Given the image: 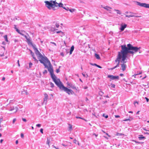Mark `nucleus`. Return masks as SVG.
Wrapping results in <instances>:
<instances>
[{
	"label": "nucleus",
	"instance_id": "obj_23",
	"mask_svg": "<svg viewBox=\"0 0 149 149\" xmlns=\"http://www.w3.org/2000/svg\"><path fill=\"white\" fill-rule=\"evenodd\" d=\"M125 17H139L138 16H135V15H125Z\"/></svg>",
	"mask_w": 149,
	"mask_h": 149
},
{
	"label": "nucleus",
	"instance_id": "obj_58",
	"mask_svg": "<svg viewBox=\"0 0 149 149\" xmlns=\"http://www.w3.org/2000/svg\"><path fill=\"white\" fill-rule=\"evenodd\" d=\"M51 43L52 44H54L55 45V46H56V44L54 42H51Z\"/></svg>",
	"mask_w": 149,
	"mask_h": 149
},
{
	"label": "nucleus",
	"instance_id": "obj_36",
	"mask_svg": "<svg viewBox=\"0 0 149 149\" xmlns=\"http://www.w3.org/2000/svg\"><path fill=\"white\" fill-rule=\"evenodd\" d=\"M116 135L118 136H122L124 135V134L122 133H117L116 134Z\"/></svg>",
	"mask_w": 149,
	"mask_h": 149
},
{
	"label": "nucleus",
	"instance_id": "obj_11",
	"mask_svg": "<svg viewBox=\"0 0 149 149\" xmlns=\"http://www.w3.org/2000/svg\"><path fill=\"white\" fill-rule=\"evenodd\" d=\"M127 26V25L126 24H124L123 25L122 24L121 25V27L120 28V30L121 31H123L124 29Z\"/></svg>",
	"mask_w": 149,
	"mask_h": 149
},
{
	"label": "nucleus",
	"instance_id": "obj_35",
	"mask_svg": "<svg viewBox=\"0 0 149 149\" xmlns=\"http://www.w3.org/2000/svg\"><path fill=\"white\" fill-rule=\"evenodd\" d=\"M90 64L93 66H95L97 67V65L96 63H90Z\"/></svg>",
	"mask_w": 149,
	"mask_h": 149
},
{
	"label": "nucleus",
	"instance_id": "obj_16",
	"mask_svg": "<svg viewBox=\"0 0 149 149\" xmlns=\"http://www.w3.org/2000/svg\"><path fill=\"white\" fill-rule=\"evenodd\" d=\"M125 63H123L121 64L122 70L123 71H124L125 70L127 67Z\"/></svg>",
	"mask_w": 149,
	"mask_h": 149
},
{
	"label": "nucleus",
	"instance_id": "obj_39",
	"mask_svg": "<svg viewBox=\"0 0 149 149\" xmlns=\"http://www.w3.org/2000/svg\"><path fill=\"white\" fill-rule=\"evenodd\" d=\"M32 65H33V64H32V63H31V62L29 63V68H31L32 67Z\"/></svg>",
	"mask_w": 149,
	"mask_h": 149
},
{
	"label": "nucleus",
	"instance_id": "obj_63",
	"mask_svg": "<svg viewBox=\"0 0 149 149\" xmlns=\"http://www.w3.org/2000/svg\"><path fill=\"white\" fill-rule=\"evenodd\" d=\"M18 143V141L17 140H16L15 141V143L16 144H17Z\"/></svg>",
	"mask_w": 149,
	"mask_h": 149
},
{
	"label": "nucleus",
	"instance_id": "obj_20",
	"mask_svg": "<svg viewBox=\"0 0 149 149\" xmlns=\"http://www.w3.org/2000/svg\"><path fill=\"white\" fill-rule=\"evenodd\" d=\"M51 31L53 32V33H55V31L58 30V29H55L54 27H52L51 28Z\"/></svg>",
	"mask_w": 149,
	"mask_h": 149
},
{
	"label": "nucleus",
	"instance_id": "obj_55",
	"mask_svg": "<svg viewBox=\"0 0 149 149\" xmlns=\"http://www.w3.org/2000/svg\"><path fill=\"white\" fill-rule=\"evenodd\" d=\"M17 63H18V66L19 67L20 66V64L19 63V60H18L17 61Z\"/></svg>",
	"mask_w": 149,
	"mask_h": 149
},
{
	"label": "nucleus",
	"instance_id": "obj_53",
	"mask_svg": "<svg viewBox=\"0 0 149 149\" xmlns=\"http://www.w3.org/2000/svg\"><path fill=\"white\" fill-rule=\"evenodd\" d=\"M78 0L79 1V2L81 3H84V2L83 1H82L81 0Z\"/></svg>",
	"mask_w": 149,
	"mask_h": 149
},
{
	"label": "nucleus",
	"instance_id": "obj_38",
	"mask_svg": "<svg viewBox=\"0 0 149 149\" xmlns=\"http://www.w3.org/2000/svg\"><path fill=\"white\" fill-rule=\"evenodd\" d=\"M47 70H45L43 72V74H45L47 73Z\"/></svg>",
	"mask_w": 149,
	"mask_h": 149
},
{
	"label": "nucleus",
	"instance_id": "obj_62",
	"mask_svg": "<svg viewBox=\"0 0 149 149\" xmlns=\"http://www.w3.org/2000/svg\"><path fill=\"white\" fill-rule=\"evenodd\" d=\"M3 140V139H1L0 140V142L1 143H2Z\"/></svg>",
	"mask_w": 149,
	"mask_h": 149
},
{
	"label": "nucleus",
	"instance_id": "obj_59",
	"mask_svg": "<svg viewBox=\"0 0 149 149\" xmlns=\"http://www.w3.org/2000/svg\"><path fill=\"white\" fill-rule=\"evenodd\" d=\"M76 141H77V140L75 139H74V140L73 142L74 143H76Z\"/></svg>",
	"mask_w": 149,
	"mask_h": 149
},
{
	"label": "nucleus",
	"instance_id": "obj_43",
	"mask_svg": "<svg viewBox=\"0 0 149 149\" xmlns=\"http://www.w3.org/2000/svg\"><path fill=\"white\" fill-rule=\"evenodd\" d=\"M55 26L56 27V28H58L59 27V25L57 23H56L55 24Z\"/></svg>",
	"mask_w": 149,
	"mask_h": 149
},
{
	"label": "nucleus",
	"instance_id": "obj_60",
	"mask_svg": "<svg viewBox=\"0 0 149 149\" xmlns=\"http://www.w3.org/2000/svg\"><path fill=\"white\" fill-rule=\"evenodd\" d=\"M5 79V77H3L2 79V81H4Z\"/></svg>",
	"mask_w": 149,
	"mask_h": 149
},
{
	"label": "nucleus",
	"instance_id": "obj_32",
	"mask_svg": "<svg viewBox=\"0 0 149 149\" xmlns=\"http://www.w3.org/2000/svg\"><path fill=\"white\" fill-rule=\"evenodd\" d=\"M69 10L71 13L74 11L75 10V9H69Z\"/></svg>",
	"mask_w": 149,
	"mask_h": 149
},
{
	"label": "nucleus",
	"instance_id": "obj_12",
	"mask_svg": "<svg viewBox=\"0 0 149 149\" xmlns=\"http://www.w3.org/2000/svg\"><path fill=\"white\" fill-rule=\"evenodd\" d=\"M45 97L44 99V101L43 102V104L45 103L46 104L47 102V100L48 99V95L47 94L45 93L44 94Z\"/></svg>",
	"mask_w": 149,
	"mask_h": 149
},
{
	"label": "nucleus",
	"instance_id": "obj_1",
	"mask_svg": "<svg viewBox=\"0 0 149 149\" xmlns=\"http://www.w3.org/2000/svg\"><path fill=\"white\" fill-rule=\"evenodd\" d=\"M121 47L122 51L127 57L128 54H131L133 55L134 53L137 52L141 48L140 47H137L133 46L130 43L127 44V47L125 45H122Z\"/></svg>",
	"mask_w": 149,
	"mask_h": 149
},
{
	"label": "nucleus",
	"instance_id": "obj_52",
	"mask_svg": "<svg viewBox=\"0 0 149 149\" xmlns=\"http://www.w3.org/2000/svg\"><path fill=\"white\" fill-rule=\"evenodd\" d=\"M115 117L116 118H118L120 117V116L119 115H115Z\"/></svg>",
	"mask_w": 149,
	"mask_h": 149
},
{
	"label": "nucleus",
	"instance_id": "obj_17",
	"mask_svg": "<svg viewBox=\"0 0 149 149\" xmlns=\"http://www.w3.org/2000/svg\"><path fill=\"white\" fill-rule=\"evenodd\" d=\"M29 51H30L31 54L32 56L33 59H34L35 61L37 60L35 56L34 53H33L31 50H29Z\"/></svg>",
	"mask_w": 149,
	"mask_h": 149
},
{
	"label": "nucleus",
	"instance_id": "obj_26",
	"mask_svg": "<svg viewBox=\"0 0 149 149\" xmlns=\"http://www.w3.org/2000/svg\"><path fill=\"white\" fill-rule=\"evenodd\" d=\"M104 93L101 91H100L99 92V95L101 96H102L104 94Z\"/></svg>",
	"mask_w": 149,
	"mask_h": 149
},
{
	"label": "nucleus",
	"instance_id": "obj_31",
	"mask_svg": "<svg viewBox=\"0 0 149 149\" xmlns=\"http://www.w3.org/2000/svg\"><path fill=\"white\" fill-rule=\"evenodd\" d=\"M15 19L18 20H20L21 19H17V17H16V16L13 19H12V20H15Z\"/></svg>",
	"mask_w": 149,
	"mask_h": 149
},
{
	"label": "nucleus",
	"instance_id": "obj_37",
	"mask_svg": "<svg viewBox=\"0 0 149 149\" xmlns=\"http://www.w3.org/2000/svg\"><path fill=\"white\" fill-rule=\"evenodd\" d=\"M70 126L69 127V128L70 130H72V125H71L70 124H69Z\"/></svg>",
	"mask_w": 149,
	"mask_h": 149
},
{
	"label": "nucleus",
	"instance_id": "obj_46",
	"mask_svg": "<svg viewBox=\"0 0 149 149\" xmlns=\"http://www.w3.org/2000/svg\"><path fill=\"white\" fill-rule=\"evenodd\" d=\"M76 118L77 119H83V118L81 117H79V116H76Z\"/></svg>",
	"mask_w": 149,
	"mask_h": 149
},
{
	"label": "nucleus",
	"instance_id": "obj_4",
	"mask_svg": "<svg viewBox=\"0 0 149 149\" xmlns=\"http://www.w3.org/2000/svg\"><path fill=\"white\" fill-rule=\"evenodd\" d=\"M127 58V56L125 54L122 49L120 52H118L117 58L115 60L116 62H120V60L122 59L120 62L121 63H126V61H125Z\"/></svg>",
	"mask_w": 149,
	"mask_h": 149
},
{
	"label": "nucleus",
	"instance_id": "obj_33",
	"mask_svg": "<svg viewBox=\"0 0 149 149\" xmlns=\"http://www.w3.org/2000/svg\"><path fill=\"white\" fill-rule=\"evenodd\" d=\"M63 4L61 3H58V6L59 7H63Z\"/></svg>",
	"mask_w": 149,
	"mask_h": 149
},
{
	"label": "nucleus",
	"instance_id": "obj_47",
	"mask_svg": "<svg viewBox=\"0 0 149 149\" xmlns=\"http://www.w3.org/2000/svg\"><path fill=\"white\" fill-rule=\"evenodd\" d=\"M40 132L42 134L43 133V129H42V128H41L40 129Z\"/></svg>",
	"mask_w": 149,
	"mask_h": 149
},
{
	"label": "nucleus",
	"instance_id": "obj_29",
	"mask_svg": "<svg viewBox=\"0 0 149 149\" xmlns=\"http://www.w3.org/2000/svg\"><path fill=\"white\" fill-rule=\"evenodd\" d=\"M114 11H116L117 13L118 14H120L121 13H120V11L119 10H116V9H114Z\"/></svg>",
	"mask_w": 149,
	"mask_h": 149
},
{
	"label": "nucleus",
	"instance_id": "obj_49",
	"mask_svg": "<svg viewBox=\"0 0 149 149\" xmlns=\"http://www.w3.org/2000/svg\"><path fill=\"white\" fill-rule=\"evenodd\" d=\"M22 120L24 122H26V120L25 118H22Z\"/></svg>",
	"mask_w": 149,
	"mask_h": 149
},
{
	"label": "nucleus",
	"instance_id": "obj_2",
	"mask_svg": "<svg viewBox=\"0 0 149 149\" xmlns=\"http://www.w3.org/2000/svg\"><path fill=\"white\" fill-rule=\"evenodd\" d=\"M39 61L41 63L43 64V65L45 66V68H47L48 71L49 72L51 76V77L56 84L59 82V81H60V80L59 79H56V77L54 74L53 68L51 66V64H50L49 63H47L49 64V66L48 67L47 65L46 64V63L45 62L43 61L42 60H39Z\"/></svg>",
	"mask_w": 149,
	"mask_h": 149
},
{
	"label": "nucleus",
	"instance_id": "obj_42",
	"mask_svg": "<svg viewBox=\"0 0 149 149\" xmlns=\"http://www.w3.org/2000/svg\"><path fill=\"white\" fill-rule=\"evenodd\" d=\"M131 120L130 119H125L123 120V121H127Z\"/></svg>",
	"mask_w": 149,
	"mask_h": 149
},
{
	"label": "nucleus",
	"instance_id": "obj_61",
	"mask_svg": "<svg viewBox=\"0 0 149 149\" xmlns=\"http://www.w3.org/2000/svg\"><path fill=\"white\" fill-rule=\"evenodd\" d=\"M82 75H83V76L84 77H86V75L85 74H84L83 73H82Z\"/></svg>",
	"mask_w": 149,
	"mask_h": 149
},
{
	"label": "nucleus",
	"instance_id": "obj_9",
	"mask_svg": "<svg viewBox=\"0 0 149 149\" xmlns=\"http://www.w3.org/2000/svg\"><path fill=\"white\" fill-rule=\"evenodd\" d=\"M26 42L27 43L28 45H31L33 47V46H36L35 45H33V44L32 42V41L29 38L28 39H27V40H26Z\"/></svg>",
	"mask_w": 149,
	"mask_h": 149
},
{
	"label": "nucleus",
	"instance_id": "obj_54",
	"mask_svg": "<svg viewBox=\"0 0 149 149\" xmlns=\"http://www.w3.org/2000/svg\"><path fill=\"white\" fill-rule=\"evenodd\" d=\"M21 136L22 138H23L24 137V134L22 133L21 134Z\"/></svg>",
	"mask_w": 149,
	"mask_h": 149
},
{
	"label": "nucleus",
	"instance_id": "obj_25",
	"mask_svg": "<svg viewBox=\"0 0 149 149\" xmlns=\"http://www.w3.org/2000/svg\"><path fill=\"white\" fill-rule=\"evenodd\" d=\"M4 38L5 39V40L6 42H8V40L7 38V35H5L4 36Z\"/></svg>",
	"mask_w": 149,
	"mask_h": 149
},
{
	"label": "nucleus",
	"instance_id": "obj_57",
	"mask_svg": "<svg viewBox=\"0 0 149 149\" xmlns=\"http://www.w3.org/2000/svg\"><path fill=\"white\" fill-rule=\"evenodd\" d=\"M61 31H56V33H60L61 32Z\"/></svg>",
	"mask_w": 149,
	"mask_h": 149
},
{
	"label": "nucleus",
	"instance_id": "obj_51",
	"mask_svg": "<svg viewBox=\"0 0 149 149\" xmlns=\"http://www.w3.org/2000/svg\"><path fill=\"white\" fill-rule=\"evenodd\" d=\"M56 72L57 73H58L60 72V70L59 69H56Z\"/></svg>",
	"mask_w": 149,
	"mask_h": 149
},
{
	"label": "nucleus",
	"instance_id": "obj_27",
	"mask_svg": "<svg viewBox=\"0 0 149 149\" xmlns=\"http://www.w3.org/2000/svg\"><path fill=\"white\" fill-rule=\"evenodd\" d=\"M16 31L19 34H20L21 35H22V33L18 29H17Z\"/></svg>",
	"mask_w": 149,
	"mask_h": 149
},
{
	"label": "nucleus",
	"instance_id": "obj_40",
	"mask_svg": "<svg viewBox=\"0 0 149 149\" xmlns=\"http://www.w3.org/2000/svg\"><path fill=\"white\" fill-rule=\"evenodd\" d=\"M22 35H22V36H24L25 38L26 39V40H27V39H28L29 38H27V36H26L24 35L23 33H22Z\"/></svg>",
	"mask_w": 149,
	"mask_h": 149
},
{
	"label": "nucleus",
	"instance_id": "obj_22",
	"mask_svg": "<svg viewBox=\"0 0 149 149\" xmlns=\"http://www.w3.org/2000/svg\"><path fill=\"white\" fill-rule=\"evenodd\" d=\"M95 56L97 59H100V58L99 54H95Z\"/></svg>",
	"mask_w": 149,
	"mask_h": 149
},
{
	"label": "nucleus",
	"instance_id": "obj_13",
	"mask_svg": "<svg viewBox=\"0 0 149 149\" xmlns=\"http://www.w3.org/2000/svg\"><path fill=\"white\" fill-rule=\"evenodd\" d=\"M101 7L102 8H103L104 9L107 10V11H109L110 13V11H111V9H112V8L108 6H106L105 7H103L102 5H101Z\"/></svg>",
	"mask_w": 149,
	"mask_h": 149
},
{
	"label": "nucleus",
	"instance_id": "obj_24",
	"mask_svg": "<svg viewBox=\"0 0 149 149\" xmlns=\"http://www.w3.org/2000/svg\"><path fill=\"white\" fill-rule=\"evenodd\" d=\"M14 109H15V108H14V107L12 106V107H10V108L9 109V110L10 111H12L13 110H14Z\"/></svg>",
	"mask_w": 149,
	"mask_h": 149
},
{
	"label": "nucleus",
	"instance_id": "obj_3",
	"mask_svg": "<svg viewBox=\"0 0 149 149\" xmlns=\"http://www.w3.org/2000/svg\"><path fill=\"white\" fill-rule=\"evenodd\" d=\"M56 85L59 88L60 90L64 91L68 95H70V94H73L74 93L72 90L64 86L61 81H59V82Z\"/></svg>",
	"mask_w": 149,
	"mask_h": 149
},
{
	"label": "nucleus",
	"instance_id": "obj_64",
	"mask_svg": "<svg viewBox=\"0 0 149 149\" xmlns=\"http://www.w3.org/2000/svg\"><path fill=\"white\" fill-rule=\"evenodd\" d=\"M123 75H124L123 74H122V73L120 74V76H121V77L123 76Z\"/></svg>",
	"mask_w": 149,
	"mask_h": 149
},
{
	"label": "nucleus",
	"instance_id": "obj_8",
	"mask_svg": "<svg viewBox=\"0 0 149 149\" xmlns=\"http://www.w3.org/2000/svg\"><path fill=\"white\" fill-rule=\"evenodd\" d=\"M107 77L110 79V81L112 80H118L119 79V76H115L113 75H108L107 76Z\"/></svg>",
	"mask_w": 149,
	"mask_h": 149
},
{
	"label": "nucleus",
	"instance_id": "obj_34",
	"mask_svg": "<svg viewBox=\"0 0 149 149\" xmlns=\"http://www.w3.org/2000/svg\"><path fill=\"white\" fill-rule=\"evenodd\" d=\"M110 86L111 88H115V85L112 84H111Z\"/></svg>",
	"mask_w": 149,
	"mask_h": 149
},
{
	"label": "nucleus",
	"instance_id": "obj_15",
	"mask_svg": "<svg viewBox=\"0 0 149 149\" xmlns=\"http://www.w3.org/2000/svg\"><path fill=\"white\" fill-rule=\"evenodd\" d=\"M68 85L70 88H71L72 89L74 90H77L76 88L74 85L71 83H70L68 84Z\"/></svg>",
	"mask_w": 149,
	"mask_h": 149
},
{
	"label": "nucleus",
	"instance_id": "obj_30",
	"mask_svg": "<svg viewBox=\"0 0 149 149\" xmlns=\"http://www.w3.org/2000/svg\"><path fill=\"white\" fill-rule=\"evenodd\" d=\"M50 87L52 88H53L54 87V85L53 83L52 82H50Z\"/></svg>",
	"mask_w": 149,
	"mask_h": 149
},
{
	"label": "nucleus",
	"instance_id": "obj_7",
	"mask_svg": "<svg viewBox=\"0 0 149 149\" xmlns=\"http://www.w3.org/2000/svg\"><path fill=\"white\" fill-rule=\"evenodd\" d=\"M137 5L145 7L146 8H149V4H147L145 3H141L140 2H137Z\"/></svg>",
	"mask_w": 149,
	"mask_h": 149
},
{
	"label": "nucleus",
	"instance_id": "obj_45",
	"mask_svg": "<svg viewBox=\"0 0 149 149\" xmlns=\"http://www.w3.org/2000/svg\"><path fill=\"white\" fill-rule=\"evenodd\" d=\"M49 142H50V141L47 139V142H46V143L47 144H48L49 146Z\"/></svg>",
	"mask_w": 149,
	"mask_h": 149
},
{
	"label": "nucleus",
	"instance_id": "obj_18",
	"mask_svg": "<svg viewBox=\"0 0 149 149\" xmlns=\"http://www.w3.org/2000/svg\"><path fill=\"white\" fill-rule=\"evenodd\" d=\"M74 45H72L70 49V54L71 55L72 54V52L74 51Z\"/></svg>",
	"mask_w": 149,
	"mask_h": 149
},
{
	"label": "nucleus",
	"instance_id": "obj_19",
	"mask_svg": "<svg viewBox=\"0 0 149 149\" xmlns=\"http://www.w3.org/2000/svg\"><path fill=\"white\" fill-rule=\"evenodd\" d=\"M120 62L118 61V63L117 65L116 66H115L113 68H112L110 69V70H112L115 69V68L119 67V66Z\"/></svg>",
	"mask_w": 149,
	"mask_h": 149
},
{
	"label": "nucleus",
	"instance_id": "obj_44",
	"mask_svg": "<svg viewBox=\"0 0 149 149\" xmlns=\"http://www.w3.org/2000/svg\"><path fill=\"white\" fill-rule=\"evenodd\" d=\"M36 126L38 127H41V125L40 124H37L36 125Z\"/></svg>",
	"mask_w": 149,
	"mask_h": 149
},
{
	"label": "nucleus",
	"instance_id": "obj_41",
	"mask_svg": "<svg viewBox=\"0 0 149 149\" xmlns=\"http://www.w3.org/2000/svg\"><path fill=\"white\" fill-rule=\"evenodd\" d=\"M103 116L104 117L106 118H107L108 117V115L105 116L104 114H103Z\"/></svg>",
	"mask_w": 149,
	"mask_h": 149
},
{
	"label": "nucleus",
	"instance_id": "obj_5",
	"mask_svg": "<svg viewBox=\"0 0 149 149\" xmlns=\"http://www.w3.org/2000/svg\"><path fill=\"white\" fill-rule=\"evenodd\" d=\"M46 6L50 10L51 8H53V1H45Z\"/></svg>",
	"mask_w": 149,
	"mask_h": 149
},
{
	"label": "nucleus",
	"instance_id": "obj_21",
	"mask_svg": "<svg viewBox=\"0 0 149 149\" xmlns=\"http://www.w3.org/2000/svg\"><path fill=\"white\" fill-rule=\"evenodd\" d=\"M139 138L140 140L143 139H145L144 136H143L142 135H139Z\"/></svg>",
	"mask_w": 149,
	"mask_h": 149
},
{
	"label": "nucleus",
	"instance_id": "obj_28",
	"mask_svg": "<svg viewBox=\"0 0 149 149\" xmlns=\"http://www.w3.org/2000/svg\"><path fill=\"white\" fill-rule=\"evenodd\" d=\"M64 35L65 34L64 33L61 31L60 33V36L61 37H62L63 36H64Z\"/></svg>",
	"mask_w": 149,
	"mask_h": 149
},
{
	"label": "nucleus",
	"instance_id": "obj_56",
	"mask_svg": "<svg viewBox=\"0 0 149 149\" xmlns=\"http://www.w3.org/2000/svg\"><path fill=\"white\" fill-rule=\"evenodd\" d=\"M97 67H98V68H102V67H101V66H100V65H97Z\"/></svg>",
	"mask_w": 149,
	"mask_h": 149
},
{
	"label": "nucleus",
	"instance_id": "obj_14",
	"mask_svg": "<svg viewBox=\"0 0 149 149\" xmlns=\"http://www.w3.org/2000/svg\"><path fill=\"white\" fill-rule=\"evenodd\" d=\"M36 46H33V49L35 50V53L37 55H38L39 54H40V52L36 48Z\"/></svg>",
	"mask_w": 149,
	"mask_h": 149
},
{
	"label": "nucleus",
	"instance_id": "obj_10",
	"mask_svg": "<svg viewBox=\"0 0 149 149\" xmlns=\"http://www.w3.org/2000/svg\"><path fill=\"white\" fill-rule=\"evenodd\" d=\"M58 3L56 2V1H53V9L55 10V7H58Z\"/></svg>",
	"mask_w": 149,
	"mask_h": 149
},
{
	"label": "nucleus",
	"instance_id": "obj_48",
	"mask_svg": "<svg viewBox=\"0 0 149 149\" xmlns=\"http://www.w3.org/2000/svg\"><path fill=\"white\" fill-rule=\"evenodd\" d=\"M145 98L146 100V101L147 102H149V99L147 97H145Z\"/></svg>",
	"mask_w": 149,
	"mask_h": 149
},
{
	"label": "nucleus",
	"instance_id": "obj_50",
	"mask_svg": "<svg viewBox=\"0 0 149 149\" xmlns=\"http://www.w3.org/2000/svg\"><path fill=\"white\" fill-rule=\"evenodd\" d=\"M16 120V119L15 118L13 120V124L14 123H15Z\"/></svg>",
	"mask_w": 149,
	"mask_h": 149
},
{
	"label": "nucleus",
	"instance_id": "obj_6",
	"mask_svg": "<svg viewBox=\"0 0 149 149\" xmlns=\"http://www.w3.org/2000/svg\"><path fill=\"white\" fill-rule=\"evenodd\" d=\"M38 55L39 57L42 58L41 59V60H42L45 63H49V64H50V61L46 57L43 56L41 53L40 54H39Z\"/></svg>",
	"mask_w": 149,
	"mask_h": 149
}]
</instances>
